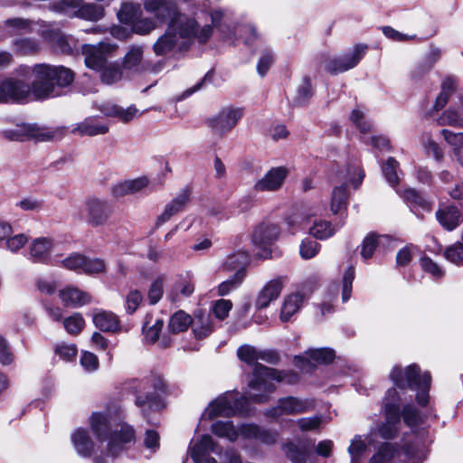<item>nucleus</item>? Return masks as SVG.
Masks as SVG:
<instances>
[{
  "mask_svg": "<svg viewBox=\"0 0 463 463\" xmlns=\"http://www.w3.org/2000/svg\"><path fill=\"white\" fill-rule=\"evenodd\" d=\"M24 76H33L31 85L20 80L8 79L0 83V102L22 101L31 93L36 99H45L62 95L63 89L74 80V73L63 66L39 63L33 67H21Z\"/></svg>",
  "mask_w": 463,
  "mask_h": 463,
  "instance_id": "1",
  "label": "nucleus"
},
{
  "mask_svg": "<svg viewBox=\"0 0 463 463\" xmlns=\"http://www.w3.org/2000/svg\"><path fill=\"white\" fill-rule=\"evenodd\" d=\"M239 359L249 365H253L251 378L248 381V386L260 393L250 394V399L256 403H265L269 395L275 392L273 382L294 384L298 381V376L293 371H279L264 366L258 363L259 350L250 345H241L237 350Z\"/></svg>",
  "mask_w": 463,
  "mask_h": 463,
  "instance_id": "2",
  "label": "nucleus"
},
{
  "mask_svg": "<svg viewBox=\"0 0 463 463\" xmlns=\"http://www.w3.org/2000/svg\"><path fill=\"white\" fill-rule=\"evenodd\" d=\"M212 36L210 24L200 26L192 17L179 14L171 19L165 33L153 45L156 55H165L175 49L182 51L187 48L194 40L205 43Z\"/></svg>",
  "mask_w": 463,
  "mask_h": 463,
  "instance_id": "3",
  "label": "nucleus"
},
{
  "mask_svg": "<svg viewBox=\"0 0 463 463\" xmlns=\"http://www.w3.org/2000/svg\"><path fill=\"white\" fill-rule=\"evenodd\" d=\"M118 417L109 411L94 412L90 418L93 432L99 441L108 440V455L116 457L124 446L134 440L135 433L132 427L120 424Z\"/></svg>",
  "mask_w": 463,
  "mask_h": 463,
  "instance_id": "4",
  "label": "nucleus"
},
{
  "mask_svg": "<svg viewBox=\"0 0 463 463\" xmlns=\"http://www.w3.org/2000/svg\"><path fill=\"white\" fill-rule=\"evenodd\" d=\"M397 458L404 463H421L426 458V449L423 438L417 433L405 437L401 449L392 443H383L374 454L370 463H388Z\"/></svg>",
  "mask_w": 463,
  "mask_h": 463,
  "instance_id": "5",
  "label": "nucleus"
},
{
  "mask_svg": "<svg viewBox=\"0 0 463 463\" xmlns=\"http://www.w3.org/2000/svg\"><path fill=\"white\" fill-rule=\"evenodd\" d=\"M390 378L393 384L401 390L410 388L416 391V400L419 405L426 406L429 402V390L431 377L428 372L420 373L416 364L409 365L404 370L399 366L392 368Z\"/></svg>",
  "mask_w": 463,
  "mask_h": 463,
  "instance_id": "6",
  "label": "nucleus"
},
{
  "mask_svg": "<svg viewBox=\"0 0 463 463\" xmlns=\"http://www.w3.org/2000/svg\"><path fill=\"white\" fill-rule=\"evenodd\" d=\"M132 388L137 394L135 403L145 415L146 411H158L163 407L160 392L165 390V383L161 376L151 375L135 381Z\"/></svg>",
  "mask_w": 463,
  "mask_h": 463,
  "instance_id": "7",
  "label": "nucleus"
},
{
  "mask_svg": "<svg viewBox=\"0 0 463 463\" xmlns=\"http://www.w3.org/2000/svg\"><path fill=\"white\" fill-rule=\"evenodd\" d=\"M249 398L236 392H226L214 399L202 414L203 419L212 420L215 417H232L236 414L249 413Z\"/></svg>",
  "mask_w": 463,
  "mask_h": 463,
  "instance_id": "8",
  "label": "nucleus"
},
{
  "mask_svg": "<svg viewBox=\"0 0 463 463\" xmlns=\"http://www.w3.org/2000/svg\"><path fill=\"white\" fill-rule=\"evenodd\" d=\"M400 402L396 389H389L383 400L385 422L378 430L379 435L385 439H392L398 431L401 424Z\"/></svg>",
  "mask_w": 463,
  "mask_h": 463,
  "instance_id": "9",
  "label": "nucleus"
},
{
  "mask_svg": "<svg viewBox=\"0 0 463 463\" xmlns=\"http://www.w3.org/2000/svg\"><path fill=\"white\" fill-rule=\"evenodd\" d=\"M112 213V205L105 198L90 196L84 202V218L90 227L96 228L109 224Z\"/></svg>",
  "mask_w": 463,
  "mask_h": 463,
  "instance_id": "10",
  "label": "nucleus"
},
{
  "mask_svg": "<svg viewBox=\"0 0 463 463\" xmlns=\"http://www.w3.org/2000/svg\"><path fill=\"white\" fill-rule=\"evenodd\" d=\"M364 177V172L361 170L359 165L353 164L345 170V175L341 179L345 182L342 185L336 186L332 192L331 197V211L333 213H338L342 208L345 207L347 200L346 184H351L354 188H357L363 182Z\"/></svg>",
  "mask_w": 463,
  "mask_h": 463,
  "instance_id": "11",
  "label": "nucleus"
},
{
  "mask_svg": "<svg viewBox=\"0 0 463 463\" xmlns=\"http://www.w3.org/2000/svg\"><path fill=\"white\" fill-rule=\"evenodd\" d=\"M210 17L212 21L211 28L216 27L223 39L232 41L239 33L243 38L244 43L248 46L252 45L255 42L260 39V35L257 33L255 26L252 24H243L235 27L234 32H226L225 25L222 24V21L225 18V11L222 9H213L210 12Z\"/></svg>",
  "mask_w": 463,
  "mask_h": 463,
  "instance_id": "12",
  "label": "nucleus"
},
{
  "mask_svg": "<svg viewBox=\"0 0 463 463\" xmlns=\"http://www.w3.org/2000/svg\"><path fill=\"white\" fill-rule=\"evenodd\" d=\"M242 117V109L224 107L207 119V125L214 135L223 137L237 126Z\"/></svg>",
  "mask_w": 463,
  "mask_h": 463,
  "instance_id": "13",
  "label": "nucleus"
},
{
  "mask_svg": "<svg viewBox=\"0 0 463 463\" xmlns=\"http://www.w3.org/2000/svg\"><path fill=\"white\" fill-rule=\"evenodd\" d=\"M63 134V129L51 130L39 127L35 124H23L16 126L14 129L4 132L5 137L12 141H24L29 138H35L39 141L54 139Z\"/></svg>",
  "mask_w": 463,
  "mask_h": 463,
  "instance_id": "14",
  "label": "nucleus"
},
{
  "mask_svg": "<svg viewBox=\"0 0 463 463\" xmlns=\"http://www.w3.org/2000/svg\"><path fill=\"white\" fill-rule=\"evenodd\" d=\"M335 358V352L330 348H315L305 352L304 355H297L294 364L303 373L312 372L317 365L329 364Z\"/></svg>",
  "mask_w": 463,
  "mask_h": 463,
  "instance_id": "15",
  "label": "nucleus"
},
{
  "mask_svg": "<svg viewBox=\"0 0 463 463\" xmlns=\"http://www.w3.org/2000/svg\"><path fill=\"white\" fill-rule=\"evenodd\" d=\"M368 45L359 43L354 46L352 52L343 56L333 58L326 62V69L332 74L345 72L354 68L365 55Z\"/></svg>",
  "mask_w": 463,
  "mask_h": 463,
  "instance_id": "16",
  "label": "nucleus"
},
{
  "mask_svg": "<svg viewBox=\"0 0 463 463\" xmlns=\"http://www.w3.org/2000/svg\"><path fill=\"white\" fill-rule=\"evenodd\" d=\"M310 403L307 400L288 396L279 399L276 406L265 411V415L270 419L276 420L283 415L304 413L308 411Z\"/></svg>",
  "mask_w": 463,
  "mask_h": 463,
  "instance_id": "17",
  "label": "nucleus"
},
{
  "mask_svg": "<svg viewBox=\"0 0 463 463\" xmlns=\"http://www.w3.org/2000/svg\"><path fill=\"white\" fill-rule=\"evenodd\" d=\"M212 452L219 453L218 446L210 435H203L197 440L192 441L188 454L194 463H218L210 457Z\"/></svg>",
  "mask_w": 463,
  "mask_h": 463,
  "instance_id": "18",
  "label": "nucleus"
},
{
  "mask_svg": "<svg viewBox=\"0 0 463 463\" xmlns=\"http://www.w3.org/2000/svg\"><path fill=\"white\" fill-rule=\"evenodd\" d=\"M288 175V170L287 167H272L255 183L253 188L257 192L279 191L283 186Z\"/></svg>",
  "mask_w": 463,
  "mask_h": 463,
  "instance_id": "19",
  "label": "nucleus"
},
{
  "mask_svg": "<svg viewBox=\"0 0 463 463\" xmlns=\"http://www.w3.org/2000/svg\"><path fill=\"white\" fill-rule=\"evenodd\" d=\"M109 131V125L99 117H88L71 126V133L80 137L104 135Z\"/></svg>",
  "mask_w": 463,
  "mask_h": 463,
  "instance_id": "20",
  "label": "nucleus"
},
{
  "mask_svg": "<svg viewBox=\"0 0 463 463\" xmlns=\"http://www.w3.org/2000/svg\"><path fill=\"white\" fill-rule=\"evenodd\" d=\"M280 235L279 227L271 222H262L255 227L251 234L252 243L266 250L271 246Z\"/></svg>",
  "mask_w": 463,
  "mask_h": 463,
  "instance_id": "21",
  "label": "nucleus"
},
{
  "mask_svg": "<svg viewBox=\"0 0 463 463\" xmlns=\"http://www.w3.org/2000/svg\"><path fill=\"white\" fill-rule=\"evenodd\" d=\"M54 245L51 237L33 239L29 245V260L35 263H48Z\"/></svg>",
  "mask_w": 463,
  "mask_h": 463,
  "instance_id": "22",
  "label": "nucleus"
},
{
  "mask_svg": "<svg viewBox=\"0 0 463 463\" xmlns=\"http://www.w3.org/2000/svg\"><path fill=\"white\" fill-rule=\"evenodd\" d=\"M284 282L285 279L283 277H279L268 281L256 298V307L258 309L266 308L272 301L276 300L283 289Z\"/></svg>",
  "mask_w": 463,
  "mask_h": 463,
  "instance_id": "23",
  "label": "nucleus"
},
{
  "mask_svg": "<svg viewBox=\"0 0 463 463\" xmlns=\"http://www.w3.org/2000/svg\"><path fill=\"white\" fill-rule=\"evenodd\" d=\"M144 8L147 13L153 14L159 22L179 15L175 5L170 0H145Z\"/></svg>",
  "mask_w": 463,
  "mask_h": 463,
  "instance_id": "24",
  "label": "nucleus"
},
{
  "mask_svg": "<svg viewBox=\"0 0 463 463\" xmlns=\"http://www.w3.org/2000/svg\"><path fill=\"white\" fill-rule=\"evenodd\" d=\"M190 194L187 189L182 190L170 203H168L163 213L157 217L155 227L159 228L168 222L172 216L182 212L189 202Z\"/></svg>",
  "mask_w": 463,
  "mask_h": 463,
  "instance_id": "25",
  "label": "nucleus"
},
{
  "mask_svg": "<svg viewBox=\"0 0 463 463\" xmlns=\"http://www.w3.org/2000/svg\"><path fill=\"white\" fill-rule=\"evenodd\" d=\"M149 185L146 176H139L135 179L120 182L111 187V194L115 198L124 197L143 191Z\"/></svg>",
  "mask_w": 463,
  "mask_h": 463,
  "instance_id": "26",
  "label": "nucleus"
},
{
  "mask_svg": "<svg viewBox=\"0 0 463 463\" xmlns=\"http://www.w3.org/2000/svg\"><path fill=\"white\" fill-rule=\"evenodd\" d=\"M82 53L85 56V64L90 69L100 71L108 63L107 53L103 44L99 46L84 44L82 46Z\"/></svg>",
  "mask_w": 463,
  "mask_h": 463,
  "instance_id": "27",
  "label": "nucleus"
},
{
  "mask_svg": "<svg viewBox=\"0 0 463 463\" xmlns=\"http://www.w3.org/2000/svg\"><path fill=\"white\" fill-rule=\"evenodd\" d=\"M306 299V294L300 291L288 295L284 298L280 309V320L282 322L289 321L290 318L301 309Z\"/></svg>",
  "mask_w": 463,
  "mask_h": 463,
  "instance_id": "28",
  "label": "nucleus"
},
{
  "mask_svg": "<svg viewBox=\"0 0 463 463\" xmlns=\"http://www.w3.org/2000/svg\"><path fill=\"white\" fill-rule=\"evenodd\" d=\"M194 291V282L189 273L179 275L167 295V298L175 303L180 297L189 298Z\"/></svg>",
  "mask_w": 463,
  "mask_h": 463,
  "instance_id": "29",
  "label": "nucleus"
},
{
  "mask_svg": "<svg viewBox=\"0 0 463 463\" xmlns=\"http://www.w3.org/2000/svg\"><path fill=\"white\" fill-rule=\"evenodd\" d=\"M436 218L444 229L453 231L459 225L461 214L457 207L446 205L439 208Z\"/></svg>",
  "mask_w": 463,
  "mask_h": 463,
  "instance_id": "30",
  "label": "nucleus"
},
{
  "mask_svg": "<svg viewBox=\"0 0 463 463\" xmlns=\"http://www.w3.org/2000/svg\"><path fill=\"white\" fill-rule=\"evenodd\" d=\"M71 443L76 452L81 457H90L94 444L91 440L89 432L84 429L76 430L71 437Z\"/></svg>",
  "mask_w": 463,
  "mask_h": 463,
  "instance_id": "31",
  "label": "nucleus"
},
{
  "mask_svg": "<svg viewBox=\"0 0 463 463\" xmlns=\"http://www.w3.org/2000/svg\"><path fill=\"white\" fill-rule=\"evenodd\" d=\"M61 302L67 307H81L90 302V296L79 288L68 287L59 292Z\"/></svg>",
  "mask_w": 463,
  "mask_h": 463,
  "instance_id": "32",
  "label": "nucleus"
},
{
  "mask_svg": "<svg viewBox=\"0 0 463 463\" xmlns=\"http://www.w3.org/2000/svg\"><path fill=\"white\" fill-rule=\"evenodd\" d=\"M391 242V239L386 235H376L374 233L368 234L363 241L361 245V256L364 260L371 259L374 250Z\"/></svg>",
  "mask_w": 463,
  "mask_h": 463,
  "instance_id": "33",
  "label": "nucleus"
},
{
  "mask_svg": "<svg viewBox=\"0 0 463 463\" xmlns=\"http://www.w3.org/2000/svg\"><path fill=\"white\" fill-rule=\"evenodd\" d=\"M104 15V7L96 3H84L74 11V16L90 22H97Z\"/></svg>",
  "mask_w": 463,
  "mask_h": 463,
  "instance_id": "34",
  "label": "nucleus"
},
{
  "mask_svg": "<svg viewBox=\"0 0 463 463\" xmlns=\"http://www.w3.org/2000/svg\"><path fill=\"white\" fill-rule=\"evenodd\" d=\"M402 196L406 201L411 211L416 214H418L417 211L419 209H421L425 212H430L432 208V203L427 200L414 189L404 190Z\"/></svg>",
  "mask_w": 463,
  "mask_h": 463,
  "instance_id": "35",
  "label": "nucleus"
},
{
  "mask_svg": "<svg viewBox=\"0 0 463 463\" xmlns=\"http://www.w3.org/2000/svg\"><path fill=\"white\" fill-rule=\"evenodd\" d=\"M191 326L194 335L197 339L208 336L214 329L211 317L203 313L195 315Z\"/></svg>",
  "mask_w": 463,
  "mask_h": 463,
  "instance_id": "36",
  "label": "nucleus"
},
{
  "mask_svg": "<svg viewBox=\"0 0 463 463\" xmlns=\"http://www.w3.org/2000/svg\"><path fill=\"white\" fill-rule=\"evenodd\" d=\"M164 326V322L161 319H157L155 324L148 328H146V326H144V333H145V338L146 342H149L151 344L156 343L158 341V345L163 348H167L170 346L172 340L170 336L167 335H163L162 336H159V333L161 332Z\"/></svg>",
  "mask_w": 463,
  "mask_h": 463,
  "instance_id": "37",
  "label": "nucleus"
},
{
  "mask_svg": "<svg viewBox=\"0 0 463 463\" xmlns=\"http://www.w3.org/2000/svg\"><path fill=\"white\" fill-rule=\"evenodd\" d=\"M457 80L451 77L445 79L441 84V90L436 98L432 111H439L448 103L449 98L455 93L457 90Z\"/></svg>",
  "mask_w": 463,
  "mask_h": 463,
  "instance_id": "38",
  "label": "nucleus"
},
{
  "mask_svg": "<svg viewBox=\"0 0 463 463\" xmlns=\"http://www.w3.org/2000/svg\"><path fill=\"white\" fill-rule=\"evenodd\" d=\"M100 111L107 116L118 118L122 122H128L133 119L137 114V109L135 107H128L123 109L116 104H106L99 108Z\"/></svg>",
  "mask_w": 463,
  "mask_h": 463,
  "instance_id": "39",
  "label": "nucleus"
},
{
  "mask_svg": "<svg viewBox=\"0 0 463 463\" xmlns=\"http://www.w3.org/2000/svg\"><path fill=\"white\" fill-rule=\"evenodd\" d=\"M211 431L220 437L234 442L239 439V430L232 421L217 420L211 426Z\"/></svg>",
  "mask_w": 463,
  "mask_h": 463,
  "instance_id": "40",
  "label": "nucleus"
},
{
  "mask_svg": "<svg viewBox=\"0 0 463 463\" xmlns=\"http://www.w3.org/2000/svg\"><path fill=\"white\" fill-rule=\"evenodd\" d=\"M94 325L101 331L115 332L119 328L117 316L111 312L100 311L93 317Z\"/></svg>",
  "mask_w": 463,
  "mask_h": 463,
  "instance_id": "41",
  "label": "nucleus"
},
{
  "mask_svg": "<svg viewBox=\"0 0 463 463\" xmlns=\"http://www.w3.org/2000/svg\"><path fill=\"white\" fill-rule=\"evenodd\" d=\"M192 317L183 310L175 312L170 317L168 330L172 334L184 332L192 325Z\"/></svg>",
  "mask_w": 463,
  "mask_h": 463,
  "instance_id": "42",
  "label": "nucleus"
},
{
  "mask_svg": "<svg viewBox=\"0 0 463 463\" xmlns=\"http://www.w3.org/2000/svg\"><path fill=\"white\" fill-rule=\"evenodd\" d=\"M140 14H142L140 5L133 3L122 4L119 11L118 12V17L120 23L129 25L130 27Z\"/></svg>",
  "mask_w": 463,
  "mask_h": 463,
  "instance_id": "43",
  "label": "nucleus"
},
{
  "mask_svg": "<svg viewBox=\"0 0 463 463\" xmlns=\"http://www.w3.org/2000/svg\"><path fill=\"white\" fill-rule=\"evenodd\" d=\"M283 449L293 463H306L308 452L305 444L288 442Z\"/></svg>",
  "mask_w": 463,
  "mask_h": 463,
  "instance_id": "44",
  "label": "nucleus"
},
{
  "mask_svg": "<svg viewBox=\"0 0 463 463\" xmlns=\"http://www.w3.org/2000/svg\"><path fill=\"white\" fill-rule=\"evenodd\" d=\"M440 56L441 51L439 48H431L413 71V76L420 77L430 71Z\"/></svg>",
  "mask_w": 463,
  "mask_h": 463,
  "instance_id": "45",
  "label": "nucleus"
},
{
  "mask_svg": "<svg viewBox=\"0 0 463 463\" xmlns=\"http://www.w3.org/2000/svg\"><path fill=\"white\" fill-rule=\"evenodd\" d=\"M249 261V255L246 251H237L229 256L222 263V269L226 271L242 269L245 271V265Z\"/></svg>",
  "mask_w": 463,
  "mask_h": 463,
  "instance_id": "46",
  "label": "nucleus"
},
{
  "mask_svg": "<svg viewBox=\"0 0 463 463\" xmlns=\"http://www.w3.org/2000/svg\"><path fill=\"white\" fill-rule=\"evenodd\" d=\"M245 276L246 271L242 269L237 270L230 279H226L225 281H222L218 286V295L226 296L234 289L238 288L241 285Z\"/></svg>",
  "mask_w": 463,
  "mask_h": 463,
  "instance_id": "47",
  "label": "nucleus"
},
{
  "mask_svg": "<svg viewBox=\"0 0 463 463\" xmlns=\"http://www.w3.org/2000/svg\"><path fill=\"white\" fill-rule=\"evenodd\" d=\"M366 451L367 445L365 441L363 440L362 436H354L348 448V453L351 457V463H362L363 459L365 458Z\"/></svg>",
  "mask_w": 463,
  "mask_h": 463,
  "instance_id": "48",
  "label": "nucleus"
},
{
  "mask_svg": "<svg viewBox=\"0 0 463 463\" xmlns=\"http://www.w3.org/2000/svg\"><path fill=\"white\" fill-rule=\"evenodd\" d=\"M309 233L319 240H326L331 237L335 229L330 222L324 220H316L312 226L308 228Z\"/></svg>",
  "mask_w": 463,
  "mask_h": 463,
  "instance_id": "49",
  "label": "nucleus"
},
{
  "mask_svg": "<svg viewBox=\"0 0 463 463\" xmlns=\"http://www.w3.org/2000/svg\"><path fill=\"white\" fill-rule=\"evenodd\" d=\"M143 59V47L133 45L123 59V67L127 70L137 71Z\"/></svg>",
  "mask_w": 463,
  "mask_h": 463,
  "instance_id": "50",
  "label": "nucleus"
},
{
  "mask_svg": "<svg viewBox=\"0 0 463 463\" xmlns=\"http://www.w3.org/2000/svg\"><path fill=\"white\" fill-rule=\"evenodd\" d=\"M439 126H451L456 128L463 127V112H458L455 109H448L437 119Z\"/></svg>",
  "mask_w": 463,
  "mask_h": 463,
  "instance_id": "51",
  "label": "nucleus"
},
{
  "mask_svg": "<svg viewBox=\"0 0 463 463\" xmlns=\"http://www.w3.org/2000/svg\"><path fill=\"white\" fill-rule=\"evenodd\" d=\"M39 43L32 38L17 39L14 42V51L19 55H31L38 52Z\"/></svg>",
  "mask_w": 463,
  "mask_h": 463,
  "instance_id": "52",
  "label": "nucleus"
},
{
  "mask_svg": "<svg viewBox=\"0 0 463 463\" xmlns=\"http://www.w3.org/2000/svg\"><path fill=\"white\" fill-rule=\"evenodd\" d=\"M101 81L110 85L122 79V71L118 63H107L101 70Z\"/></svg>",
  "mask_w": 463,
  "mask_h": 463,
  "instance_id": "53",
  "label": "nucleus"
},
{
  "mask_svg": "<svg viewBox=\"0 0 463 463\" xmlns=\"http://www.w3.org/2000/svg\"><path fill=\"white\" fill-rule=\"evenodd\" d=\"M130 28L137 34L146 35L156 28V22L154 19L143 17L142 14Z\"/></svg>",
  "mask_w": 463,
  "mask_h": 463,
  "instance_id": "54",
  "label": "nucleus"
},
{
  "mask_svg": "<svg viewBox=\"0 0 463 463\" xmlns=\"http://www.w3.org/2000/svg\"><path fill=\"white\" fill-rule=\"evenodd\" d=\"M165 277L164 275L158 276L150 285L147 297L151 305L159 302L164 294Z\"/></svg>",
  "mask_w": 463,
  "mask_h": 463,
  "instance_id": "55",
  "label": "nucleus"
},
{
  "mask_svg": "<svg viewBox=\"0 0 463 463\" xmlns=\"http://www.w3.org/2000/svg\"><path fill=\"white\" fill-rule=\"evenodd\" d=\"M350 119L363 134L370 132L373 128L372 123L367 120L365 113L359 108L352 111Z\"/></svg>",
  "mask_w": 463,
  "mask_h": 463,
  "instance_id": "56",
  "label": "nucleus"
},
{
  "mask_svg": "<svg viewBox=\"0 0 463 463\" xmlns=\"http://www.w3.org/2000/svg\"><path fill=\"white\" fill-rule=\"evenodd\" d=\"M63 326L69 334L78 335L83 329L85 321L80 314L74 313L63 320Z\"/></svg>",
  "mask_w": 463,
  "mask_h": 463,
  "instance_id": "57",
  "label": "nucleus"
},
{
  "mask_svg": "<svg viewBox=\"0 0 463 463\" xmlns=\"http://www.w3.org/2000/svg\"><path fill=\"white\" fill-rule=\"evenodd\" d=\"M399 166L398 162L393 157H389L385 164L382 166L383 173L391 185H395L399 182V175L397 168Z\"/></svg>",
  "mask_w": 463,
  "mask_h": 463,
  "instance_id": "58",
  "label": "nucleus"
},
{
  "mask_svg": "<svg viewBox=\"0 0 463 463\" xmlns=\"http://www.w3.org/2000/svg\"><path fill=\"white\" fill-rule=\"evenodd\" d=\"M312 95L313 91L310 80L308 78H304L297 90V95L294 101L297 105L302 106L308 101Z\"/></svg>",
  "mask_w": 463,
  "mask_h": 463,
  "instance_id": "59",
  "label": "nucleus"
},
{
  "mask_svg": "<svg viewBox=\"0 0 463 463\" xmlns=\"http://www.w3.org/2000/svg\"><path fill=\"white\" fill-rule=\"evenodd\" d=\"M232 308V303L229 299L220 298L212 305L211 311L216 318L223 320Z\"/></svg>",
  "mask_w": 463,
  "mask_h": 463,
  "instance_id": "60",
  "label": "nucleus"
},
{
  "mask_svg": "<svg viewBox=\"0 0 463 463\" xmlns=\"http://www.w3.org/2000/svg\"><path fill=\"white\" fill-rule=\"evenodd\" d=\"M401 416H402L404 423L410 427H415L422 420L420 411L411 404L403 407Z\"/></svg>",
  "mask_w": 463,
  "mask_h": 463,
  "instance_id": "61",
  "label": "nucleus"
},
{
  "mask_svg": "<svg viewBox=\"0 0 463 463\" xmlns=\"http://www.w3.org/2000/svg\"><path fill=\"white\" fill-rule=\"evenodd\" d=\"M7 27L13 33H27L32 30L33 22L23 18H10L5 21Z\"/></svg>",
  "mask_w": 463,
  "mask_h": 463,
  "instance_id": "62",
  "label": "nucleus"
},
{
  "mask_svg": "<svg viewBox=\"0 0 463 463\" xmlns=\"http://www.w3.org/2000/svg\"><path fill=\"white\" fill-rule=\"evenodd\" d=\"M319 250L320 244L318 242L307 238L303 240L300 244L299 253L303 259L308 260L315 257L318 253Z\"/></svg>",
  "mask_w": 463,
  "mask_h": 463,
  "instance_id": "63",
  "label": "nucleus"
},
{
  "mask_svg": "<svg viewBox=\"0 0 463 463\" xmlns=\"http://www.w3.org/2000/svg\"><path fill=\"white\" fill-rule=\"evenodd\" d=\"M105 263L101 259H88L84 256V263L81 271L91 275L103 272L105 270Z\"/></svg>",
  "mask_w": 463,
  "mask_h": 463,
  "instance_id": "64",
  "label": "nucleus"
}]
</instances>
